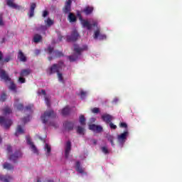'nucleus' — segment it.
<instances>
[{"label":"nucleus","instance_id":"a211bd4d","mask_svg":"<svg viewBox=\"0 0 182 182\" xmlns=\"http://www.w3.org/2000/svg\"><path fill=\"white\" fill-rule=\"evenodd\" d=\"M75 170L79 173V174H85V168L82 167V165L80 164V162L77 161L75 163Z\"/></svg>","mask_w":182,"mask_h":182},{"label":"nucleus","instance_id":"ea45409f","mask_svg":"<svg viewBox=\"0 0 182 182\" xmlns=\"http://www.w3.org/2000/svg\"><path fill=\"white\" fill-rule=\"evenodd\" d=\"M6 100V95H5L4 93L1 94L0 96L1 102H4V100Z\"/></svg>","mask_w":182,"mask_h":182},{"label":"nucleus","instance_id":"1a4fd4ad","mask_svg":"<svg viewBox=\"0 0 182 182\" xmlns=\"http://www.w3.org/2000/svg\"><path fill=\"white\" fill-rule=\"evenodd\" d=\"M38 94L40 96H43L45 99V103L47 106H50V96L46 95V92L44 90H39Z\"/></svg>","mask_w":182,"mask_h":182},{"label":"nucleus","instance_id":"f704fd0d","mask_svg":"<svg viewBox=\"0 0 182 182\" xmlns=\"http://www.w3.org/2000/svg\"><path fill=\"white\" fill-rule=\"evenodd\" d=\"M12 110H11V108L9 107H6L4 108V109L3 110V113L4 115L8 116V114H9L10 113H11Z\"/></svg>","mask_w":182,"mask_h":182},{"label":"nucleus","instance_id":"7c9ffc66","mask_svg":"<svg viewBox=\"0 0 182 182\" xmlns=\"http://www.w3.org/2000/svg\"><path fill=\"white\" fill-rule=\"evenodd\" d=\"M26 113H29V114H32L33 112V105H28L25 109Z\"/></svg>","mask_w":182,"mask_h":182},{"label":"nucleus","instance_id":"5fc2aeb1","mask_svg":"<svg viewBox=\"0 0 182 182\" xmlns=\"http://www.w3.org/2000/svg\"><path fill=\"white\" fill-rule=\"evenodd\" d=\"M63 38V37L62 36H58V41L60 42V41H62Z\"/></svg>","mask_w":182,"mask_h":182},{"label":"nucleus","instance_id":"412c9836","mask_svg":"<svg viewBox=\"0 0 182 182\" xmlns=\"http://www.w3.org/2000/svg\"><path fill=\"white\" fill-rule=\"evenodd\" d=\"M6 4L10 8L13 9H19L20 7L18 4H15L14 0H6Z\"/></svg>","mask_w":182,"mask_h":182},{"label":"nucleus","instance_id":"473e14b6","mask_svg":"<svg viewBox=\"0 0 182 182\" xmlns=\"http://www.w3.org/2000/svg\"><path fill=\"white\" fill-rule=\"evenodd\" d=\"M3 168H5L6 170H12L14 168V166L11 165L10 164L5 163L3 165Z\"/></svg>","mask_w":182,"mask_h":182},{"label":"nucleus","instance_id":"cd10ccee","mask_svg":"<svg viewBox=\"0 0 182 182\" xmlns=\"http://www.w3.org/2000/svg\"><path fill=\"white\" fill-rule=\"evenodd\" d=\"M44 150H45V152H46V155L47 156H50V151H52V148L50 147L49 144H47V143L45 144Z\"/></svg>","mask_w":182,"mask_h":182},{"label":"nucleus","instance_id":"a19ab883","mask_svg":"<svg viewBox=\"0 0 182 182\" xmlns=\"http://www.w3.org/2000/svg\"><path fill=\"white\" fill-rule=\"evenodd\" d=\"M53 54H55V56H57L58 58H60V56L63 55L62 52H60V51H55L53 52Z\"/></svg>","mask_w":182,"mask_h":182},{"label":"nucleus","instance_id":"c9c22d12","mask_svg":"<svg viewBox=\"0 0 182 182\" xmlns=\"http://www.w3.org/2000/svg\"><path fill=\"white\" fill-rule=\"evenodd\" d=\"M90 111L94 114H97V113H100V109H99L97 107L91 108Z\"/></svg>","mask_w":182,"mask_h":182},{"label":"nucleus","instance_id":"c03bdc74","mask_svg":"<svg viewBox=\"0 0 182 182\" xmlns=\"http://www.w3.org/2000/svg\"><path fill=\"white\" fill-rule=\"evenodd\" d=\"M35 8H36V4L35 3H32L31 5V11H35Z\"/></svg>","mask_w":182,"mask_h":182},{"label":"nucleus","instance_id":"864d4df0","mask_svg":"<svg viewBox=\"0 0 182 182\" xmlns=\"http://www.w3.org/2000/svg\"><path fill=\"white\" fill-rule=\"evenodd\" d=\"M45 182H53V180H52L51 178H48Z\"/></svg>","mask_w":182,"mask_h":182},{"label":"nucleus","instance_id":"8fccbe9b","mask_svg":"<svg viewBox=\"0 0 182 182\" xmlns=\"http://www.w3.org/2000/svg\"><path fill=\"white\" fill-rule=\"evenodd\" d=\"M43 18L48 16V11H43Z\"/></svg>","mask_w":182,"mask_h":182},{"label":"nucleus","instance_id":"a18cd8bd","mask_svg":"<svg viewBox=\"0 0 182 182\" xmlns=\"http://www.w3.org/2000/svg\"><path fill=\"white\" fill-rule=\"evenodd\" d=\"M35 13L34 10H30L28 15L30 18H32V16H33V14Z\"/></svg>","mask_w":182,"mask_h":182},{"label":"nucleus","instance_id":"20e7f679","mask_svg":"<svg viewBox=\"0 0 182 182\" xmlns=\"http://www.w3.org/2000/svg\"><path fill=\"white\" fill-rule=\"evenodd\" d=\"M0 78L1 80H4V82H6L9 89H10L11 92H16V85H15L14 82H12V80L9 78V76H8V74H6L5 70H0Z\"/></svg>","mask_w":182,"mask_h":182},{"label":"nucleus","instance_id":"c756f323","mask_svg":"<svg viewBox=\"0 0 182 182\" xmlns=\"http://www.w3.org/2000/svg\"><path fill=\"white\" fill-rule=\"evenodd\" d=\"M78 95L80 96L81 99H85V97L89 95V91L80 90Z\"/></svg>","mask_w":182,"mask_h":182},{"label":"nucleus","instance_id":"6e6552de","mask_svg":"<svg viewBox=\"0 0 182 182\" xmlns=\"http://www.w3.org/2000/svg\"><path fill=\"white\" fill-rule=\"evenodd\" d=\"M12 120L6 118V117H0V124L5 129H9L12 126Z\"/></svg>","mask_w":182,"mask_h":182},{"label":"nucleus","instance_id":"f8f14e48","mask_svg":"<svg viewBox=\"0 0 182 182\" xmlns=\"http://www.w3.org/2000/svg\"><path fill=\"white\" fill-rule=\"evenodd\" d=\"M89 129L95 133H102V132H103V127L101 125H96L95 124H90Z\"/></svg>","mask_w":182,"mask_h":182},{"label":"nucleus","instance_id":"603ef678","mask_svg":"<svg viewBox=\"0 0 182 182\" xmlns=\"http://www.w3.org/2000/svg\"><path fill=\"white\" fill-rule=\"evenodd\" d=\"M39 53H41V50H35V54L36 55H39Z\"/></svg>","mask_w":182,"mask_h":182},{"label":"nucleus","instance_id":"2eb2a0df","mask_svg":"<svg viewBox=\"0 0 182 182\" xmlns=\"http://www.w3.org/2000/svg\"><path fill=\"white\" fill-rule=\"evenodd\" d=\"M46 26H41L40 28V31L45 33V31L49 28V26H52L53 25V21L50 20V18H48L45 21Z\"/></svg>","mask_w":182,"mask_h":182},{"label":"nucleus","instance_id":"7ed1b4c3","mask_svg":"<svg viewBox=\"0 0 182 182\" xmlns=\"http://www.w3.org/2000/svg\"><path fill=\"white\" fill-rule=\"evenodd\" d=\"M119 127L121 129H124V130L117 135V142L119 147H123L124 143L127 141V138L130 136V132L129 130V125H127V123L126 122H120Z\"/></svg>","mask_w":182,"mask_h":182},{"label":"nucleus","instance_id":"4c0bfd02","mask_svg":"<svg viewBox=\"0 0 182 182\" xmlns=\"http://www.w3.org/2000/svg\"><path fill=\"white\" fill-rule=\"evenodd\" d=\"M101 151H102L104 154H109V148H107V146H102Z\"/></svg>","mask_w":182,"mask_h":182},{"label":"nucleus","instance_id":"49530a36","mask_svg":"<svg viewBox=\"0 0 182 182\" xmlns=\"http://www.w3.org/2000/svg\"><path fill=\"white\" fill-rule=\"evenodd\" d=\"M7 151L9 154H11V151H12V146H11L10 145L7 146Z\"/></svg>","mask_w":182,"mask_h":182},{"label":"nucleus","instance_id":"37998d69","mask_svg":"<svg viewBox=\"0 0 182 182\" xmlns=\"http://www.w3.org/2000/svg\"><path fill=\"white\" fill-rule=\"evenodd\" d=\"M47 52H48V53H52L53 52V47L49 46L47 48Z\"/></svg>","mask_w":182,"mask_h":182},{"label":"nucleus","instance_id":"39448f33","mask_svg":"<svg viewBox=\"0 0 182 182\" xmlns=\"http://www.w3.org/2000/svg\"><path fill=\"white\" fill-rule=\"evenodd\" d=\"M87 49V46H83L80 47L79 46H74V54L68 57L70 62H75L80 58V55L82 50H86Z\"/></svg>","mask_w":182,"mask_h":182},{"label":"nucleus","instance_id":"f257e3e1","mask_svg":"<svg viewBox=\"0 0 182 182\" xmlns=\"http://www.w3.org/2000/svg\"><path fill=\"white\" fill-rule=\"evenodd\" d=\"M77 16H78L79 21L81 23L82 28L87 29V31H93L92 37L98 41H106L107 36L102 33V27L99 24V20L91 18L90 20L85 19L82 16V12L77 11Z\"/></svg>","mask_w":182,"mask_h":182},{"label":"nucleus","instance_id":"393cba45","mask_svg":"<svg viewBox=\"0 0 182 182\" xmlns=\"http://www.w3.org/2000/svg\"><path fill=\"white\" fill-rule=\"evenodd\" d=\"M25 133V129L23 126L18 125L16 128L15 136L18 137V136H21V134H23Z\"/></svg>","mask_w":182,"mask_h":182},{"label":"nucleus","instance_id":"f3484780","mask_svg":"<svg viewBox=\"0 0 182 182\" xmlns=\"http://www.w3.org/2000/svg\"><path fill=\"white\" fill-rule=\"evenodd\" d=\"M14 181V177L11 175H0V181L2 182H12Z\"/></svg>","mask_w":182,"mask_h":182},{"label":"nucleus","instance_id":"a878e982","mask_svg":"<svg viewBox=\"0 0 182 182\" xmlns=\"http://www.w3.org/2000/svg\"><path fill=\"white\" fill-rule=\"evenodd\" d=\"M21 156H22V154L21 153V151H17L14 154L10 155V160H11V161H15V160H16L17 159H19Z\"/></svg>","mask_w":182,"mask_h":182},{"label":"nucleus","instance_id":"9d476101","mask_svg":"<svg viewBox=\"0 0 182 182\" xmlns=\"http://www.w3.org/2000/svg\"><path fill=\"white\" fill-rule=\"evenodd\" d=\"M101 119L105 123H107V124H109L112 120H114V117L107 113H104L101 115Z\"/></svg>","mask_w":182,"mask_h":182},{"label":"nucleus","instance_id":"e433bc0d","mask_svg":"<svg viewBox=\"0 0 182 182\" xmlns=\"http://www.w3.org/2000/svg\"><path fill=\"white\" fill-rule=\"evenodd\" d=\"M108 140L110 141L111 145L114 147V136L112 135L108 136Z\"/></svg>","mask_w":182,"mask_h":182},{"label":"nucleus","instance_id":"aec40b11","mask_svg":"<svg viewBox=\"0 0 182 182\" xmlns=\"http://www.w3.org/2000/svg\"><path fill=\"white\" fill-rule=\"evenodd\" d=\"M71 147H72V144H70V141H68L65 144V156L66 159L69 157V153H70Z\"/></svg>","mask_w":182,"mask_h":182},{"label":"nucleus","instance_id":"bb28decb","mask_svg":"<svg viewBox=\"0 0 182 182\" xmlns=\"http://www.w3.org/2000/svg\"><path fill=\"white\" fill-rule=\"evenodd\" d=\"M60 113L63 116H68L70 113V107L69 106L65 107L61 109Z\"/></svg>","mask_w":182,"mask_h":182},{"label":"nucleus","instance_id":"ddd939ff","mask_svg":"<svg viewBox=\"0 0 182 182\" xmlns=\"http://www.w3.org/2000/svg\"><path fill=\"white\" fill-rule=\"evenodd\" d=\"M29 73H31V70H29L28 69L21 70L20 73V77L18 78L19 83H25L26 80L25 78H23V77L28 76Z\"/></svg>","mask_w":182,"mask_h":182},{"label":"nucleus","instance_id":"b1692460","mask_svg":"<svg viewBox=\"0 0 182 182\" xmlns=\"http://www.w3.org/2000/svg\"><path fill=\"white\" fill-rule=\"evenodd\" d=\"M68 20L70 23H75V22L77 21V18L76 17V15L73 14V13H69Z\"/></svg>","mask_w":182,"mask_h":182},{"label":"nucleus","instance_id":"4be33fe9","mask_svg":"<svg viewBox=\"0 0 182 182\" xmlns=\"http://www.w3.org/2000/svg\"><path fill=\"white\" fill-rule=\"evenodd\" d=\"M95 8L92 6H87L83 9L82 12L85 14V15H90L93 13Z\"/></svg>","mask_w":182,"mask_h":182},{"label":"nucleus","instance_id":"6e6d98bb","mask_svg":"<svg viewBox=\"0 0 182 182\" xmlns=\"http://www.w3.org/2000/svg\"><path fill=\"white\" fill-rule=\"evenodd\" d=\"M36 182H42L40 178H37Z\"/></svg>","mask_w":182,"mask_h":182},{"label":"nucleus","instance_id":"79ce46f5","mask_svg":"<svg viewBox=\"0 0 182 182\" xmlns=\"http://www.w3.org/2000/svg\"><path fill=\"white\" fill-rule=\"evenodd\" d=\"M31 119H32V117L31 115H29L27 117H24L23 118V122L27 123V122H29V120H31Z\"/></svg>","mask_w":182,"mask_h":182},{"label":"nucleus","instance_id":"dca6fc26","mask_svg":"<svg viewBox=\"0 0 182 182\" xmlns=\"http://www.w3.org/2000/svg\"><path fill=\"white\" fill-rule=\"evenodd\" d=\"M72 0H67L63 8L64 14H69L71 10Z\"/></svg>","mask_w":182,"mask_h":182},{"label":"nucleus","instance_id":"09e8293b","mask_svg":"<svg viewBox=\"0 0 182 182\" xmlns=\"http://www.w3.org/2000/svg\"><path fill=\"white\" fill-rule=\"evenodd\" d=\"M90 123H95L96 122V118L92 117L90 119Z\"/></svg>","mask_w":182,"mask_h":182},{"label":"nucleus","instance_id":"0eeeda50","mask_svg":"<svg viewBox=\"0 0 182 182\" xmlns=\"http://www.w3.org/2000/svg\"><path fill=\"white\" fill-rule=\"evenodd\" d=\"M55 116L56 114L53 110L47 111L41 115V120L44 124H46L49 122V119L55 117Z\"/></svg>","mask_w":182,"mask_h":182},{"label":"nucleus","instance_id":"72a5a7b5","mask_svg":"<svg viewBox=\"0 0 182 182\" xmlns=\"http://www.w3.org/2000/svg\"><path fill=\"white\" fill-rule=\"evenodd\" d=\"M2 58H3L2 53L0 52V62L8 63V62H9V60H11V57H6L4 60L2 59Z\"/></svg>","mask_w":182,"mask_h":182},{"label":"nucleus","instance_id":"f03ea898","mask_svg":"<svg viewBox=\"0 0 182 182\" xmlns=\"http://www.w3.org/2000/svg\"><path fill=\"white\" fill-rule=\"evenodd\" d=\"M63 68H65V64H63V62H60L59 63L54 64L50 67L47 70V72L49 75H52V73H57L58 82H60V83H65V74L62 73Z\"/></svg>","mask_w":182,"mask_h":182},{"label":"nucleus","instance_id":"6ab92c4d","mask_svg":"<svg viewBox=\"0 0 182 182\" xmlns=\"http://www.w3.org/2000/svg\"><path fill=\"white\" fill-rule=\"evenodd\" d=\"M14 109L17 110H22L23 109V105H22L20 102L19 98L16 97L14 100Z\"/></svg>","mask_w":182,"mask_h":182},{"label":"nucleus","instance_id":"9b49d317","mask_svg":"<svg viewBox=\"0 0 182 182\" xmlns=\"http://www.w3.org/2000/svg\"><path fill=\"white\" fill-rule=\"evenodd\" d=\"M26 141L28 146H29L30 150L33 151L35 154H38V149L36 148L35 144H33V142H32V141L31 140V137L26 136Z\"/></svg>","mask_w":182,"mask_h":182},{"label":"nucleus","instance_id":"c85d7f7f","mask_svg":"<svg viewBox=\"0 0 182 182\" xmlns=\"http://www.w3.org/2000/svg\"><path fill=\"white\" fill-rule=\"evenodd\" d=\"M18 59L20 62H26V55L20 50L18 51Z\"/></svg>","mask_w":182,"mask_h":182},{"label":"nucleus","instance_id":"5701e85b","mask_svg":"<svg viewBox=\"0 0 182 182\" xmlns=\"http://www.w3.org/2000/svg\"><path fill=\"white\" fill-rule=\"evenodd\" d=\"M66 130H72L75 127V123L69 121H66L63 124Z\"/></svg>","mask_w":182,"mask_h":182},{"label":"nucleus","instance_id":"4468645a","mask_svg":"<svg viewBox=\"0 0 182 182\" xmlns=\"http://www.w3.org/2000/svg\"><path fill=\"white\" fill-rule=\"evenodd\" d=\"M78 38H79V33H77V30L74 29L73 30L71 35L67 36V41L68 42H70L72 41H76Z\"/></svg>","mask_w":182,"mask_h":182},{"label":"nucleus","instance_id":"de8ad7c7","mask_svg":"<svg viewBox=\"0 0 182 182\" xmlns=\"http://www.w3.org/2000/svg\"><path fill=\"white\" fill-rule=\"evenodd\" d=\"M119 102L118 97H114L112 100V103H117Z\"/></svg>","mask_w":182,"mask_h":182},{"label":"nucleus","instance_id":"423d86ee","mask_svg":"<svg viewBox=\"0 0 182 182\" xmlns=\"http://www.w3.org/2000/svg\"><path fill=\"white\" fill-rule=\"evenodd\" d=\"M79 122L81 126L77 127V132L78 134L83 135L85 134V132H86V129H85V126H86V118H85L84 115H80Z\"/></svg>","mask_w":182,"mask_h":182},{"label":"nucleus","instance_id":"2f4dec72","mask_svg":"<svg viewBox=\"0 0 182 182\" xmlns=\"http://www.w3.org/2000/svg\"><path fill=\"white\" fill-rule=\"evenodd\" d=\"M42 41V36L39 34H36L33 37V42L35 43H39Z\"/></svg>","mask_w":182,"mask_h":182},{"label":"nucleus","instance_id":"3c124183","mask_svg":"<svg viewBox=\"0 0 182 182\" xmlns=\"http://www.w3.org/2000/svg\"><path fill=\"white\" fill-rule=\"evenodd\" d=\"M4 25V21L2 20V18H0V26H2Z\"/></svg>","mask_w":182,"mask_h":182},{"label":"nucleus","instance_id":"58836bf2","mask_svg":"<svg viewBox=\"0 0 182 182\" xmlns=\"http://www.w3.org/2000/svg\"><path fill=\"white\" fill-rule=\"evenodd\" d=\"M109 127L110 129H112L113 130H116L117 129V126L114 124H113V122H109Z\"/></svg>","mask_w":182,"mask_h":182}]
</instances>
